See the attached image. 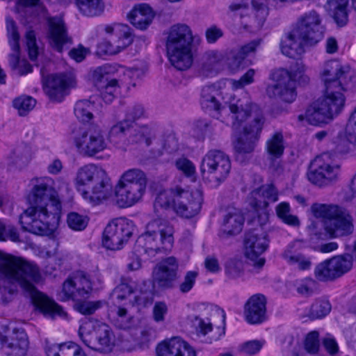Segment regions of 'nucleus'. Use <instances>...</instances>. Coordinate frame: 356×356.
<instances>
[{"label": "nucleus", "mask_w": 356, "mask_h": 356, "mask_svg": "<svg viewBox=\"0 0 356 356\" xmlns=\"http://www.w3.org/2000/svg\"><path fill=\"white\" fill-rule=\"evenodd\" d=\"M54 180L49 177L31 180L32 188L29 195V207L47 208L53 204L61 209L60 201L54 188Z\"/></svg>", "instance_id": "15"}, {"label": "nucleus", "mask_w": 356, "mask_h": 356, "mask_svg": "<svg viewBox=\"0 0 356 356\" xmlns=\"http://www.w3.org/2000/svg\"><path fill=\"white\" fill-rule=\"evenodd\" d=\"M74 309L83 315H91L98 309L103 306L104 302L102 300L97 301H84L76 300Z\"/></svg>", "instance_id": "51"}, {"label": "nucleus", "mask_w": 356, "mask_h": 356, "mask_svg": "<svg viewBox=\"0 0 356 356\" xmlns=\"http://www.w3.org/2000/svg\"><path fill=\"white\" fill-rule=\"evenodd\" d=\"M75 78L72 74H56L49 79L45 92L49 97L56 102H60L65 96V90L75 86Z\"/></svg>", "instance_id": "29"}, {"label": "nucleus", "mask_w": 356, "mask_h": 356, "mask_svg": "<svg viewBox=\"0 0 356 356\" xmlns=\"http://www.w3.org/2000/svg\"><path fill=\"white\" fill-rule=\"evenodd\" d=\"M6 29L8 41L13 53L9 55V64L10 67L19 76H24L31 73L33 70L31 65L26 60H20L19 53V35L15 22L10 16L6 17Z\"/></svg>", "instance_id": "24"}, {"label": "nucleus", "mask_w": 356, "mask_h": 356, "mask_svg": "<svg viewBox=\"0 0 356 356\" xmlns=\"http://www.w3.org/2000/svg\"><path fill=\"white\" fill-rule=\"evenodd\" d=\"M341 163L337 156L326 152L317 156L307 173L309 181L318 186L329 185L339 179Z\"/></svg>", "instance_id": "13"}, {"label": "nucleus", "mask_w": 356, "mask_h": 356, "mask_svg": "<svg viewBox=\"0 0 356 356\" xmlns=\"http://www.w3.org/2000/svg\"><path fill=\"white\" fill-rule=\"evenodd\" d=\"M325 86V92L335 97L344 96V92L352 90L356 84V72L337 59L325 62L320 73Z\"/></svg>", "instance_id": "6"}, {"label": "nucleus", "mask_w": 356, "mask_h": 356, "mask_svg": "<svg viewBox=\"0 0 356 356\" xmlns=\"http://www.w3.org/2000/svg\"><path fill=\"white\" fill-rule=\"evenodd\" d=\"M61 209L50 204L47 208L29 207L20 216L22 229L40 236H50L56 229Z\"/></svg>", "instance_id": "8"}, {"label": "nucleus", "mask_w": 356, "mask_h": 356, "mask_svg": "<svg viewBox=\"0 0 356 356\" xmlns=\"http://www.w3.org/2000/svg\"><path fill=\"white\" fill-rule=\"evenodd\" d=\"M348 0H330L326 9L339 26H345L348 21Z\"/></svg>", "instance_id": "37"}, {"label": "nucleus", "mask_w": 356, "mask_h": 356, "mask_svg": "<svg viewBox=\"0 0 356 356\" xmlns=\"http://www.w3.org/2000/svg\"><path fill=\"white\" fill-rule=\"evenodd\" d=\"M146 189L117 184L115 188V196L117 204L122 208H127L139 202Z\"/></svg>", "instance_id": "32"}, {"label": "nucleus", "mask_w": 356, "mask_h": 356, "mask_svg": "<svg viewBox=\"0 0 356 356\" xmlns=\"http://www.w3.org/2000/svg\"><path fill=\"white\" fill-rule=\"evenodd\" d=\"M1 348L7 356H25L29 348L27 335L23 328H8L5 336L0 335Z\"/></svg>", "instance_id": "25"}, {"label": "nucleus", "mask_w": 356, "mask_h": 356, "mask_svg": "<svg viewBox=\"0 0 356 356\" xmlns=\"http://www.w3.org/2000/svg\"><path fill=\"white\" fill-rule=\"evenodd\" d=\"M278 191L273 184L262 185L250 193L249 204L256 211L265 210L270 202L278 200Z\"/></svg>", "instance_id": "30"}, {"label": "nucleus", "mask_w": 356, "mask_h": 356, "mask_svg": "<svg viewBox=\"0 0 356 356\" xmlns=\"http://www.w3.org/2000/svg\"><path fill=\"white\" fill-rule=\"evenodd\" d=\"M136 292V284L131 280L122 279L121 282L113 289V295L118 301L129 299Z\"/></svg>", "instance_id": "46"}, {"label": "nucleus", "mask_w": 356, "mask_h": 356, "mask_svg": "<svg viewBox=\"0 0 356 356\" xmlns=\"http://www.w3.org/2000/svg\"><path fill=\"white\" fill-rule=\"evenodd\" d=\"M130 302L133 305L145 307L152 303L153 297L149 291L138 290L136 287V292L134 293V299L133 300H130Z\"/></svg>", "instance_id": "58"}, {"label": "nucleus", "mask_w": 356, "mask_h": 356, "mask_svg": "<svg viewBox=\"0 0 356 356\" xmlns=\"http://www.w3.org/2000/svg\"><path fill=\"white\" fill-rule=\"evenodd\" d=\"M351 268L352 261L350 256H337L317 264L314 274L318 281L329 282L341 277Z\"/></svg>", "instance_id": "19"}, {"label": "nucleus", "mask_w": 356, "mask_h": 356, "mask_svg": "<svg viewBox=\"0 0 356 356\" xmlns=\"http://www.w3.org/2000/svg\"><path fill=\"white\" fill-rule=\"evenodd\" d=\"M331 308L327 300L318 299L312 304L306 314L301 315V318L307 317L310 320L322 318L330 312Z\"/></svg>", "instance_id": "43"}, {"label": "nucleus", "mask_w": 356, "mask_h": 356, "mask_svg": "<svg viewBox=\"0 0 356 356\" xmlns=\"http://www.w3.org/2000/svg\"><path fill=\"white\" fill-rule=\"evenodd\" d=\"M67 222L70 228L74 231H82L86 229L88 223L86 216L76 212H71L67 215Z\"/></svg>", "instance_id": "55"}, {"label": "nucleus", "mask_w": 356, "mask_h": 356, "mask_svg": "<svg viewBox=\"0 0 356 356\" xmlns=\"http://www.w3.org/2000/svg\"><path fill=\"white\" fill-rule=\"evenodd\" d=\"M76 4L79 11L88 17L101 15L105 8L103 0H76Z\"/></svg>", "instance_id": "44"}, {"label": "nucleus", "mask_w": 356, "mask_h": 356, "mask_svg": "<svg viewBox=\"0 0 356 356\" xmlns=\"http://www.w3.org/2000/svg\"><path fill=\"white\" fill-rule=\"evenodd\" d=\"M79 335L87 347L101 353H110L115 345L111 327L97 321L88 320L83 323Z\"/></svg>", "instance_id": "9"}, {"label": "nucleus", "mask_w": 356, "mask_h": 356, "mask_svg": "<svg viewBox=\"0 0 356 356\" xmlns=\"http://www.w3.org/2000/svg\"><path fill=\"white\" fill-rule=\"evenodd\" d=\"M10 239L13 242H19V234L15 227L12 225H6L0 220V241Z\"/></svg>", "instance_id": "59"}, {"label": "nucleus", "mask_w": 356, "mask_h": 356, "mask_svg": "<svg viewBox=\"0 0 356 356\" xmlns=\"http://www.w3.org/2000/svg\"><path fill=\"white\" fill-rule=\"evenodd\" d=\"M35 100L29 96H22L13 101V106L20 115H26L35 106Z\"/></svg>", "instance_id": "52"}, {"label": "nucleus", "mask_w": 356, "mask_h": 356, "mask_svg": "<svg viewBox=\"0 0 356 356\" xmlns=\"http://www.w3.org/2000/svg\"><path fill=\"white\" fill-rule=\"evenodd\" d=\"M132 234L133 227L128 221L124 219L113 220L104 229L102 244L109 250H120Z\"/></svg>", "instance_id": "20"}, {"label": "nucleus", "mask_w": 356, "mask_h": 356, "mask_svg": "<svg viewBox=\"0 0 356 356\" xmlns=\"http://www.w3.org/2000/svg\"><path fill=\"white\" fill-rule=\"evenodd\" d=\"M39 268L33 263L6 254L0 250V299L3 303L11 300L17 284L32 296L33 302L45 316L55 317L66 315L63 308L43 293L38 292L34 284L40 282Z\"/></svg>", "instance_id": "1"}, {"label": "nucleus", "mask_w": 356, "mask_h": 356, "mask_svg": "<svg viewBox=\"0 0 356 356\" xmlns=\"http://www.w3.org/2000/svg\"><path fill=\"white\" fill-rule=\"evenodd\" d=\"M44 348L47 356H86L82 348L76 344H56L45 339Z\"/></svg>", "instance_id": "36"}, {"label": "nucleus", "mask_w": 356, "mask_h": 356, "mask_svg": "<svg viewBox=\"0 0 356 356\" xmlns=\"http://www.w3.org/2000/svg\"><path fill=\"white\" fill-rule=\"evenodd\" d=\"M266 119L259 113L255 115L253 124L244 125L242 132L234 142V148L239 154H251L258 143Z\"/></svg>", "instance_id": "18"}, {"label": "nucleus", "mask_w": 356, "mask_h": 356, "mask_svg": "<svg viewBox=\"0 0 356 356\" xmlns=\"http://www.w3.org/2000/svg\"><path fill=\"white\" fill-rule=\"evenodd\" d=\"M74 144L83 156L92 157L107 147L103 130L97 125L83 126L74 132Z\"/></svg>", "instance_id": "12"}, {"label": "nucleus", "mask_w": 356, "mask_h": 356, "mask_svg": "<svg viewBox=\"0 0 356 356\" xmlns=\"http://www.w3.org/2000/svg\"><path fill=\"white\" fill-rule=\"evenodd\" d=\"M154 13L147 4L136 5L128 13L129 22L137 29L146 30L154 18Z\"/></svg>", "instance_id": "34"}, {"label": "nucleus", "mask_w": 356, "mask_h": 356, "mask_svg": "<svg viewBox=\"0 0 356 356\" xmlns=\"http://www.w3.org/2000/svg\"><path fill=\"white\" fill-rule=\"evenodd\" d=\"M108 316L113 325L120 329H129L133 325V316L124 306L114 304L110 307Z\"/></svg>", "instance_id": "38"}, {"label": "nucleus", "mask_w": 356, "mask_h": 356, "mask_svg": "<svg viewBox=\"0 0 356 356\" xmlns=\"http://www.w3.org/2000/svg\"><path fill=\"white\" fill-rule=\"evenodd\" d=\"M267 234L261 229L250 231L245 238V255L256 268H261L265 264V259L261 255L268 247Z\"/></svg>", "instance_id": "22"}, {"label": "nucleus", "mask_w": 356, "mask_h": 356, "mask_svg": "<svg viewBox=\"0 0 356 356\" xmlns=\"http://www.w3.org/2000/svg\"><path fill=\"white\" fill-rule=\"evenodd\" d=\"M184 341L180 337H172L164 340L157 345L156 354L158 356H178Z\"/></svg>", "instance_id": "42"}, {"label": "nucleus", "mask_w": 356, "mask_h": 356, "mask_svg": "<svg viewBox=\"0 0 356 356\" xmlns=\"http://www.w3.org/2000/svg\"><path fill=\"white\" fill-rule=\"evenodd\" d=\"M312 211L316 218L324 220V227L332 238L346 236L354 230L353 219L349 211L335 204H314Z\"/></svg>", "instance_id": "7"}, {"label": "nucleus", "mask_w": 356, "mask_h": 356, "mask_svg": "<svg viewBox=\"0 0 356 356\" xmlns=\"http://www.w3.org/2000/svg\"><path fill=\"white\" fill-rule=\"evenodd\" d=\"M303 243L300 240L293 241L288 245L282 254L289 265L300 271L308 270L312 266V258L299 252L304 247Z\"/></svg>", "instance_id": "27"}, {"label": "nucleus", "mask_w": 356, "mask_h": 356, "mask_svg": "<svg viewBox=\"0 0 356 356\" xmlns=\"http://www.w3.org/2000/svg\"><path fill=\"white\" fill-rule=\"evenodd\" d=\"M344 134L349 142L356 143V106L350 114Z\"/></svg>", "instance_id": "60"}, {"label": "nucleus", "mask_w": 356, "mask_h": 356, "mask_svg": "<svg viewBox=\"0 0 356 356\" xmlns=\"http://www.w3.org/2000/svg\"><path fill=\"white\" fill-rule=\"evenodd\" d=\"M177 192V186L170 190L160 192L154 201V209H168L172 208L175 211V193Z\"/></svg>", "instance_id": "47"}, {"label": "nucleus", "mask_w": 356, "mask_h": 356, "mask_svg": "<svg viewBox=\"0 0 356 356\" xmlns=\"http://www.w3.org/2000/svg\"><path fill=\"white\" fill-rule=\"evenodd\" d=\"M273 77L275 83L266 88V94L270 98L291 103L296 97V83L291 80L289 70L280 69L274 72Z\"/></svg>", "instance_id": "21"}, {"label": "nucleus", "mask_w": 356, "mask_h": 356, "mask_svg": "<svg viewBox=\"0 0 356 356\" xmlns=\"http://www.w3.org/2000/svg\"><path fill=\"white\" fill-rule=\"evenodd\" d=\"M168 312V307L163 301L156 302L152 308V318L157 323H163L165 321V316Z\"/></svg>", "instance_id": "64"}, {"label": "nucleus", "mask_w": 356, "mask_h": 356, "mask_svg": "<svg viewBox=\"0 0 356 356\" xmlns=\"http://www.w3.org/2000/svg\"><path fill=\"white\" fill-rule=\"evenodd\" d=\"M75 186L92 204H98L111 195L112 186L106 172L95 164L85 165L77 170Z\"/></svg>", "instance_id": "3"}, {"label": "nucleus", "mask_w": 356, "mask_h": 356, "mask_svg": "<svg viewBox=\"0 0 356 356\" xmlns=\"http://www.w3.org/2000/svg\"><path fill=\"white\" fill-rule=\"evenodd\" d=\"M118 184L146 189L147 177L145 172L139 168H131L124 171Z\"/></svg>", "instance_id": "39"}, {"label": "nucleus", "mask_w": 356, "mask_h": 356, "mask_svg": "<svg viewBox=\"0 0 356 356\" xmlns=\"http://www.w3.org/2000/svg\"><path fill=\"white\" fill-rule=\"evenodd\" d=\"M49 42L54 49L61 52L65 44L71 43L64 22L60 17H54L49 19Z\"/></svg>", "instance_id": "33"}, {"label": "nucleus", "mask_w": 356, "mask_h": 356, "mask_svg": "<svg viewBox=\"0 0 356 356\" xmlns=\"http://www.w3.org/2000/svg\"><path fill=\"white\" fill-rule=\"evenodd\" d=\"M154 137V131L147 126H143L134 129L130 134L129 140L131 143H145L149 146Z\"/></svg>", "instance_id": "50"}, {"label": "nucleus", "mask_w": 356, "mask_h": 356, "mask_svg": "<svg viewBox=\"0 0 356 356\" xmlns=\"http://www.w3.org/2000/svg\"><path fill=\"white\" fill-rule=\"evenodd\" d=\"M219 90L213 86H207L202 88L200 96L202 108L208 111L221 110V104L218 99Z\"/></svg>", "instance_id": "40"}, {"label": "nucleus", "mask_w": 356, "mask_h": 356, "mask_svg": "<svg viewBox=\"0 0 356 356\" xmlns=\"http://www.w3.org/2000/svg\"><path fill=\"white\" fill-rule=\"evenodd\" d=\"M179 264L175 257H170L161 261L154 273V281L159 287L169 289L177 279Z\"/></svg>", "instance_id": "26"}, {"label": "nucleus", "mask_w": 356, "mask_h": 356, "mask_svg": "<svg viewBox=\"0 0 356 356\" xmlns=\"http://www.w3.org/2000/svg\"><path fill=\"white\" fill-rule=\"evenodd\" d=\"M290 211V205L286 202L278 204L275 207V212L277 217L284 223L293 227L299 226L300 220L298 216L291 214Z\"/></svg>", "instance_id": "49"}, {"label": "nucleus", "mask_w": 356, "mask_h": 356, "mask_svg": "<svg viewBox=\"0 0 356 356\" xmlns=\"http://www.w3.org/2000/svg\"><path fill=\"white\" fill-rule=\"evenodd\" d=\"M306 70L305 65L302 62H297L291 67L289 74L291 75V80L296 83L298 81L300 84H307L309 81V78L305 72Z\"/></svg>", "instance_id": "56"}, {"label": "nucleus", "mask_w": 356, "mask_h": 356, "mask_svg": "<svg viewBox=\"0 0 356 356\" xmlns=\"http://www.w3.org/2000/svg\"><path fill=\"white\" fill-rule=\"evenodd\" d=\"M131 127L132 124L128 120L124 119L111 127L109 131V136L111 139L114 138H120L125 135Z\"/></svg>", "instance_id": "62"}, {"label": "nucleus", "mask_w": 356, "mask_h": 356, "mask_svg": "<svg viewBox=\"0 0 356 356\" xmlns=\"http://www.w3.org/2000/svg\"><path fill=\"white\" fill-rule=\"evenodd\" d=\"M101 89V97L106 103L109 104L113 102L115 98V94L118 90V81L115 79H111L104 85L98 86Z\"/></svg>", "instance_id": "53"}, {"label": "nucleus", "mask_w": 356, "mask_h": 356, "mask_svg": "<svg viewBox=\"0 0 356 356\" xmlns=\"http://www.w3.org/2000/svg\"><path fill=\"white\" fill-rule=\"evenodd\" d=\"M266 151L272 158H280L284 153V138L281 132H276L266 141Z\"/></svg>", "instance_id": "48"}, {"label": "nucleus", "mask_w": 356, "mask_h": 356, "mask_svg": "<svg viewBox=\"0 0 356 356\" xmlns=\"http://www.w3.org/2000/svg\"><path fill=\"white\" fill-rule=\"evenodd\" d=\"M245 320L250 324H258L266 318V298L262 294L251 296L245 305Z\"/></svg>", "instance_id": "31"}, {"label": "nucleus", "mask_w": 356, "mask_h": 356, "mask_svg": "<svg viewBox=\"0 0 356 356\" xmlns=\"http://www.w3.org/2000/svg\"><path fill=\"white\" fill-rule=\"evenodd\" d=\"M254 75L255 70L253 69H249L238 80H231L232 88L238 90L252 83L254 81Z\"/></svg>", "instance_id": "63"}, {"label": "nucleus", "mask_w": 356, "mask_h": 356, "mask_svg": "<svg viewBox=\"0 0 356 356\" xmlns=\"http://www.w3.org/2000/svg\"><path fill=\"white\" fill-rule=\"evenodd\" d=\"M243 265L241 260L231 259L226 264L225 273L232 279L240 277L243 273Z\"/></svg>", "instance_id": "61"}, {"label": "nucleus", "mask_w": 356, "mask_h": 356, "mask_svg": "<svg viewBox=\"0 0 356 356\" xmlns=\"http://www.w3.org/2000/svg\"><path fill=\"white\" fill-rule=\"evenodd\" d=\"M174 228L166 220L155 219L146 225L145 232L137 239L135 250L139 254L153 257L171 250L174 243Z\"/></svg>", "instance_id": "5"}, {"label": "nucleus", "mask_w": 356, "mask_h": 356, "mask_svg": "<svg viewBox=\"0 0 356 356\" xmlns=\"http://www.w3.org/2000/svg\"><path fill=\"white\" fill-rule=\"evenodd\" d=\"M230 170L229 157L220 150H209L202 159L201 175L211 187H218L225 181Z\"/></svg>", "instance_id": "11"}, {"label": "nucleus", "mask_w": 356, "mask_h": 356, "mask_svg": "<svg viewBox=\"0 0 356 356\" xmlns=\"http://www.w3.org/2000/svg\"><path fill=\"white\" fill-rule=\"evenodd\" d=\"M94 102L90 99H81L76 102L74 113L76 118L82 122H88L93 118Z\"/></svg>", "instance_id": "45"}, {"label": "nucleus", "mask_w": 356, "mask_h": 356, "mask_svg": "<svg viewBox=\"0 0 356 356\" xmlns=\"http://www.w3.org/2000/svg\"><path fill=\"white\" fill-rule=\"evenodd\" d=\"M223 56L218 51L209 50L202 56L199 73L203 76L212 74L217 65L222 60Z\"/></svg>", "instance_id": "41"}, {"label": "nucleus", "mask_w": 356, "mask_h": 356, "mask_svg": "<svg viewBox=\"0 0 356 356\" xmlns=\"http://www.w3.org/2000/svg\"><path fill=\"white\" fill-rule=\"evenodd\" d=\"M193 33L184 24H177L168 31L165 38L167 56L171 65L179 70L191 67L193 62Z\"/></svg>", "instance_id": "4"}, {"label": "nucleus", "mask_w": 356, "mask_h": 356, "mask_svg": "<svg viewBox=\"0 0 356 356\" xmlns=\"http://www.w3.org/2000/svg\"><path fill=\"white\" fill-rule=\"evenodd\" d=\"M222 318V322L225 324L226 314L223 309L217 310ZM192 325L195 330L196 334L199 337H204V341L207 343H212L220 339L225 334V325L222 329L218 327L213 331V326L209 320H204L198 316H193L191 319Z\"/></svg>", "instance_id": "28"}, {"label": "nucleus", "mask_w": 356, "mask_h": 356, "mask_svg": "<svg viewBox=\"0 0 356 356\" xmlns=\"http://www.w3.org/2000/svg\"><path fill=\"white\" fill-rule=\"evenodd\" d=\"M105 31L111 36L110 40H104L98 44V51L101 54L115 55L126 49L134 42L132 30L127 24L106 26Z\"/></svg>", "instance_id": "14"}, {"label": "nucleus", "mask_w": 356, "mask_h": 356, "mask_svg": "<svg viewBox=\"0 0 356 356\" xmlns=\"http://www.w3.org/2000/svg\"><path fill=\"white\" fill-rule=\"evenodd\" d=\"M115 71V67L109 64L104 65L101 67L96 68L92 72V80L96 85H104L110 80L108 75Z\"/></svg>", "instance_id": "54"}, {"label": "nucleus", "mask_w": 356, "mask_h": 356, "mask_svg": "<svg viewBox=\"0 0 356 356\" xmlns=\"http://www.w3.org/2000/svg\"><path fill=\"white\" fill-rule=\"evenodd\" d=\"M324 31L322 19L316 11L305 13L282 40V53L292 58L300 56L305 53L306 45H314L318 42L323 36Z\"/></svg>", "instance_id": "2"}, {"label": "nucleus", "mask_w": 356, "mask_h": 356, "mask_svg": "<svg viewBox=\"0 0 356 356\" xmlns=\"http://www.w3.org/2000/svg\"><path fill=\"white\" fill-rule=\"evenodd\" d=\"M232 127L234 130L243 129L246 124H253L256 114L260 113L264 117L263 112L249 98L238 99L229 105Z\"/></svg>", "instance_id": "23"}, {"label": "nucleus", "mask_w": 356, "mask_h": 356, "mask_svg": "<svg viewBox=\"0 0 356 356\" xmlns=\"http://www.w3.org/2000/svg\"><path fill=\"white\" fill-rule=\"evenodd\" d=\"M92 291L90 276L79 270L69 276L63 284L60 298L63 301L81 300L89 298Z\"/></svg>", "instance_id": "16"}, {"label": "nucleus", "mask_w": 356, "mask_h": 356, "mask_svg": "<svg viewBox=\"0 0 356 356\" xmlns=\"http://www.w3.org/2000/svg\"><path fill=\"white\" fill-rule=\"evenodd\" d=\"M264 344L265 341L263 339L248 341L241 343L238 347V351L248 356H253L260 351Z\"/></svg>", "instance_id": "57"}, {"label": "nucleus", "mask_w": 356, "mask_h": 356, "mask_svg": "<svg viewBox=\"0 0 356 356\" xmlns=\"http://www.w3.org/2000/svg\"><path fill=\"white\" fill-rule=\"evenodd\" d=\"M345 102V96L337 97L324 93L322 98L311 104L305 115H299L298 119L300 122L305 120L312 125L327 123L341 112Z\"/></svg>", "instance_id": "10"}, {"label": "nucleus", "mask_w": 356, "mask_h": 356, "mask_svg": "<svg viewBox=\"0 0 356 356\" xmlns=\"http://www.w3.org/2000/svg\"><path fill=\"white\" fill-rule=\"evenodd\" d=\"M203 193L201 189H184L177 186L175 211L181 217L191 218L201 210Z\"/></svg>", "instance_id": "17"}, {"label": "nucleus", "mask_w": 356, "mask_h": 356, "mask_svg": "<svg viewBox=\"0 0 356 356\" xmlns=\"http://www.w3.org/2000/svg\"><path fill=\"white\" fill-rule=\"evenodd\" d=\"M244 224V216L239 209L228 208L223 216L221 236L239 234Z\"/></svg>", "instance_id": "35"}]
</instances>
